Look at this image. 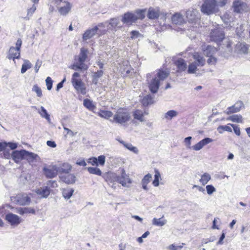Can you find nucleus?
Instances as JSON below:
<instances>
[{"label":"nucleus","mask_w":250,"mask_h":250,"mask_svg":"<svg viewBox=\"0 0 250 250\" xmlns=\"http://www.w3.org/2000/svg\"><path fill=\"white\" fill-rule=\"evenodd\" d=\"M103 23L99 24L98 26L94 27L93 28L87 30L83 35V39L84 41H86L92 37L96 34L101 35L104 33V31H102L99 29V27H102Z\"/></svg>","instance_id":"9b49d317"},{"label":"nucleus","mask_w":250,"mask_h":250,"mask_svg":"<svg viewBox=\"0 0 250 250\" xmlns=\"http://www.w3.org/2000/svg\"><path fill=\"white\" fill-rule=\"evenodd\" d=\"M201 49L206 56H213L217 52V49L215 47L205 44L202 45Z\"/></svg>","instance_id":"aec40b11"},{"label":"nucleus","mask_w":250,"mask_h":250,"mask_svg":"<svg viewBox=\"0 0 250 250\" xmlns=\"http://www.w3.org/2000/svg\"><path fill=\"white\" fill-rule=\"evenodd\" d=\"M63 182L67 184H73L76 181V176L73 174L67 173L60 177Z\"/></svg>","instance_id":"b1692460"},{"label":"nucleus","mask_w":250,"mask_h":250,"mask_svg":"<svg viewBox=\"0 0 250 250\" xmlns=\"http://www.w3.org/2000/svg\"><path fill=\"white\" fill-rule=\"evenodd\" d=\"M146 9H137L135 11L134 14H136L137 21L138 20H143L145 18V12Z\"/></svg>","instance_id":"49530a36"},{"label":"nucleus","mask_w":250,"mask_h":250,"mask_svg":"<svg viewBox=\"0 0 250 250\" xmlns=\"http://www.w3.org/2000/svg\"><path fill=\"white\" fill-rule=\"evenodd\" d=\"M244 31V28L243 25L241 24L239 26H237L236 28L235 32L236 34L240 37H241L243 35Z\"/></svg>","instance_id":"6e6d98bb"},{"label":"nucleus","mask_w":250,"mask_h":250,"mask_svg":"<svg viewBox=\"0 0 250 250\" xmlns=\"http://www.w3.org/2000/svg\"><path fill=\"white\" fill-rule=\"evenodd\" d=\"M192 137H188L184 139V143L187 149H192L195 151H199L203 148L206 145L213 142V140L210 138H205L194 146H191V140Z\"/></svg>","instance_id":"423d86ee"},{"label":"nucleus","mask_w":250,"mask_h":250,"mask_svg":"<svg viewBox=\"0 0 250 250\" xmlns=\"http://www.w3.org/2000/svg\"><path fill=\"white\" fill-rule=\"evenodd\" d=\"M207 192L208 195H211L216 191V188L212 185H208L206 187Z\"/></svg>","instance_id":"4d7b16f0"},{"label":"nucleus","mask_w":250,"mask_h":250,"mask_svg":"<svg viewBox=\"0 0 250 250\" xmlns=\"http://www.w3.org/2000/svg\"><path fill=\"white\" fill-rule=\"evenodd\" d=\"M209 37L211 41L220 44L226 51H232V42L229 38L225 37L223 29L219 25H216L210 29Z\"/></svg>","instance_id":"f257e3e1"},{"label":"nucleus","mask_w":250,"mask_h":250,"mask_svg":"<svg viewBox=\"0 0 250 250\" xmlns=\"http://www.w3.org/2000/svg\"><path fill=\"white\" fill-rule=\"evenodd\" d=\"M161 178V175L158 169H155L154 179L152 184L154 187H158L159 185V179Z\"/></svg>","instance_id":"8fccbe9b"},{"label":"nucleus","mask_w":250,"mask_h":250,"mask_svg":"<svg viewBox=\"0 0 250 250\" xmlns=\"http://www.w3.org/2000/svg\"><path fill=\"white\" fill-rule=\"evenodd\" d=\"M148 114L147 111L140 109H136L132 112L134 120L139 121L140 122H143L146 121L144 116Z\"/></svg>","instance_id":"6ab92c4d"},{"label":"nucleus","mask_w":250,"mask_h":250,"mask_svg":"<svg viewBox=\"0 0 250 250\" xmlns=\"http://www.w3.org/2000/svg\"><path fill=\"white\" fill-rule=\"evenodd\" d=\"M234 11L237 13H242L247 11L248 9L247 5L241 0L234 1L233 4Z\"/></svg>","instance_id":"a211bd4d"},{"label":"nucleus","mask_w":250,"mask_h":250,"mask_svg":"<svg viewBox=\"0 0 250 250\" xmlns=\"http://www.w3.org/2000/svg\"><path fill=\"white\" fill-rule=\"evenodd\" d=\"M11 200L21 206L28 205L30 203V198L26 193H19L11 197Z\"/></svg>","instance_id":"1a4fd4ad"},{"label":"nucleus","mask_w":250,"mask_h":250,"mask_svg":"<svg viewBox=\"0 0 250 250\" xmlns=\"http://www.w3.org/2000/svg\"><path fill=\"white\" fill-rule=\"evenodd\" d=\"M60 3H62V4L58 8L59 12L61 15L65 16L71 11L72 4L68 1L62 0Z\"/></svg>","instance_id":"f3484780"},{"label":"nucleus","mask_w":250,"mask_h":250,"mask_svg":"<svg viewBox=\"0 0 250 250\" xmlns=\"http://www.w3.org/2000/svg\"><path fill=\"white\" fill-rule=\"evenodd\" d=\"M38 112L42 118L45 119L49 123H51L50 115L44 107L42 106L40 109H38Z\"/></svg>","instance_id":"c9c22d12"},{"label":"nucleus","mask_w":250,"mask_h":250,"mask_svg":"<svg viewBox=\"0 0 250 250\" xmlns=\"http://www.w3.org/2000/svg\"><path fill=\"white\" fill-rule=\"evenodd\" d=\"M37 9L36 4H33L32 7L27 10V14L25 19L26 20H29L30 18L32 16L33 13L35 12Z\"/></svg>","instance_id":"603ef678"},{"label":"nucleus","mask_w":250,"mask_h":250,"mask_svg":"<svg viewBox=\"0 0 250 250\" xmlns=\"http://www.w3.org/2000/svg\"><path fill=\"white\" fill-rule=\"evenodd\" d=\"M119 71L124 76H128L131 71L128 61H124L122 64H120Z\"/></svg>","instance_id":"a878e982"},{"label":"nucleus","mask_w":250,"mask_h":250,"mask_svg":"<svg viewBox=\"0 0 250 250\" xmlns=\"http://www.w3.org/2000/svg\"><path fill=\"white\" fill-rule=\"evenodd\" d=\"M26 150L22 149L12 152L11 156L13 160L16 163H19L21 160L25 159Z\"/></svg>","instance_id":"dca6fc26"},{"label":"nucleus","mask_w":250,"mask_h":250,"mask_svg":"<svg viewBox=\"0 0 250 250\" xmlns=\"http://www.w3.org/2000/svg\"><path fill=\"white\" fill-rule=\"evenodd\" d=\"M22 44V41L21 39H19L16 43L15 47H11L9 49L7 58L12 59L13 61L15 59H19L20 57V49Z\"/></svg>","instance_id":"6e6552de"},{"label":"nucleus","mask_w":250,"mask_h":250,"mask_svg":"<svg viewBox=\"0 0 250 250\" xmlns=\"http://www.w3.org/2000/svg\"><path fill=\"white\" fill-rule=\"evenodd\" d=\"M120 21L117 18H113L111 19L109 21V25L110 26L109 27L110 29L113 30H116L117 28L120 27Z\"/></svg>","instance_id":"79ce46f5"},{"label":"nucleus","mask_w":250,"mask_h":250,"mask_svg":"<svg viewBox=\"0 0 250 250\" xmlns=\"http://www.w3.org/2000/svg\"><path fill=\"white\" fill-rule=\"evenodd\" d=\"M137 21L136 14L132 12H128L124 14L122 17V21L127 25H132Z\"/></svg>","instance_id":"2eb2a0df"},{"label":"nucleus","mask_w":250,"mask_h":250,"mask_svg":"<svg viewBox=\"0 0 250 250\" xmlns=\"http://www.w3.org/2000/svg\"><path fill=\"white\" fill-rule=\"evenodd\" d=\"M226 3L227 0H204L201 11L207 15L213 14L219 11V7H223Z\"/></svg>","instance_id":"7ed1b4c3"},{"label":"nucleus","mask_w":250,"mask_h":250,"mask_svg":"<svg viewBox=\"0 0 250 250\" xmlns=\"http://www.w3.org/2000/svg\"><path fill=\"white\" fill-rule=\"evenodd\" d=\"M142 103L145 106L152 104L154 103L153 98L150 95H147L142 99Z\"/></svg>","instance_id":"ea45409f"},{"label":"nucleus","mask_w":250,"mask_h":250,"mask_svg":"<svg viewBox=\"0 0 250 250\" xmlns=\"http://www.w3.org/2000/svg\"><path fill=\"white\" fill-rule=\"evenodd\" d=\"M198 11L195 9H189L186 12V17L189 23H196L199 21Z\"/></svg>","instance_id":"ddd939ff"},{"label":"nucleus","mask_w":250,"mask_h":250,"mask_svg":"<svg viewBox=\"0 0 250 250\" xmlns=\"http://www.w3.org/2000/svg\"><path fill=\"white\" fill-rule=\"evenodd\" d=\"M243 105L244 104L242 101H237L233 105L227 108L226 113L227 114H230L238 112L240 111Z\"/></svg>","instance_id":"412c9836"},{"label":"nucleus","mask_w":250,"mask_h":250,"mask_svg":"<svg viewBox=\"0 0 250 250\" xmlns=\"http://www.w3.org/2000/svg\"><path fill=\"white\" fill-rule=\"evenodd\" d=\"M211 177L210 174L208 172H205L201 175L199 182L203 185H206L210 180Z\"/></svg>","instance_id":"f704fd0d"},{"label":"nucleus","mask_w":250,"mask_h":250,"mask_svg":"<svg viewBox=\"0 0 250 250\" xmlns=\"http://www.w3.org/2000/svg\"><path fill=\"white\" fill-rule=\"evenodd\" d=\"M32 91L36 92L37 93V96L39 97H41L42 95V91L41 88L36 84L34 85L33 86Z\"/></svg>","instance_id":"13d9d810"},{"label":"nucleus","mask_w":250,"mask_h":250,"mask_svg":"<svg viewBox=\"0 0 250 250\" xmlns=\"http://www.w3.org/2000/svg\"><path fill=\"white\" fill-rule=\"evenodd\" d=\"M178 113L174 110H170L167 112L164 116L166 119L171 120L173 118L177 116Z\"/></svg>","instance_id":"c03bdc74"},{"label":"nucleus","mask_w":250,"mask_h":250,"mask_svg":"<svg viewBox=\"0 0 250 250\" xmlns=\"http://www.w3.org/2000/svg\"><path fill=\"white\" fill-rule=\"evenodd\" d=\"M98 116L100 117L109 120V118L113 116V113L108 110H100L97 113Z\"/></svg>","instance_id":"4c0bfd02"},{"label":"nucleus","mask_w":250,"mask_h":250,"mask_svg":"<svg viewBox=\"0 0 250 250\" xmlns=\"http://www.w3.org/2000/svg\"><path fill=\"white\" fill-rule=\"evenodd\" d=\"M5 220L12 226H17L21 222L19 216L12 213H7L5 215Z\"/></svg>","instance_id":"4468645a"},{"label":"nucleus","mask_w":250,"mask_h":250,"mask_svg":"<svg viewBox=\"0 0 250 250\" xmlns=\"http://www.w3.org/2000/svg\"><path fill=\"white\" fill-rule=\"evenodd\" d=\"M42 64V61L39 60H38L36 62V63L35 65V71L36 73H38L39 70V68L41 66Z\"/></svg>","instance_id":"338daca9"},{"label":"nucleus","mask_w":250,"mask_h":250,"mask_svg":"<svg viewBox=\"0 0 250 250\" xmlns=\"http://www.w3.org/2000/svg\"><path fill=\"white\" fill-rule=\"evenodd\" d=\"M114 180L121 184L122 186L126 188L129 187L130 185L132 183V180L129 178V176L125 173L124 169L122 170L120 176L116 175L114 177Z\"/></svg>","instance_id":"f8f14e48"},{"label":"nucleus","mask_w":250,"mask_h":250,"mask_svg":"<svg viewBox=\"0 0 250 250\" xmlns=\"http://www.w3.org/2000/svg\"><path fill=\"white\" fill-rule=\"evenodd\" d=\"M88 162L91 164L92 165H96L98 166L97 159L96 157H92L88 160Z\"/></svg>","instance_id":"774afa93"},{"label":"nucleus","mask_w":250,"mask_h":250,"mask_svg":"<svg viewBox=\"0 0 250 250\" xmlns=\"http://www.w3.org/2000/svg\"><path fill=\"white\" fill-rule=\"evenodd\" d=\"M23 210H24V214H28V213H32V214L35 213V209L32 208L24 207Z\"/></svg>","instance_id":"0e129e2a"},{"label":"nucleus","mask_w":250,"mask_h":250,"mask_svg":"<svg viewBox=\"0 0 250 250\" xmlns=\"http://www.w3.org/2000/svg\"><path fill=\"white\" fill-rule=\"evenodd\" d=\"M88 171L92 174H95L98 176H101L102 175L101 170L98 167H89L87 168Z\"/></svg>","instance_id":"3c124183"},{"label":"nucleus","mask_w":250,"mask_h":250,"mask_svg":"<svg viewBox=\"0 0 250 250\" xmlns=\"http://www.w3.org/2000/svg\"><path fill=\"white\" fill-rule=\"evenodd\" d=\"M209 58L207 60V62L210 65H214L217 62V59L213 56H208Z\"/></svg>","instance_id":"e2e57ef3"},{"label":"nucleus","mask_w":250,"mask_h":250,"mask_svg":"<svg viewBox=\"0 0 250 250\" xmlns=\"http://www.w3.org/2000/svg\"><path fill=\"white\" fill-rule=\"evenodd\" d=\"M175 64L177 66L179 71H184L187 68L186 62L183 59H178L175 61Z\"/></svg>","instance_id":"2f4dec72"},{"label":"nucleus","mask_w":250,"mask_h":250,"mask_svg":"<svg viewBox=\"0 0 250 250\" xmlns=\"http://www.w3.org/2000/svg\"><path fill=\"white\" fill-rule=\"evenodd\" d=\"M119 142L122 144L126 149L129 150L133 152L135 154H138L139 150L138 148L132 146V145L130 143H127L123 141L119 140Z\"/></svg>","instance_id":"e433bc0d"},{"label":"nucleus","mask_w":250,"mask_h":250,"mask_svg":"<svg viewBox=\"0 0 250 250\" xmlns=\"http://www.w3.org/2000/svg\"><path fill=\"white\" fill-rule=\"evenodd\" d=\"M35 192L41 198H47L50 193V189L46 187L40 188L35 190Z\"/></svg>","instance_id":"bb28decb"},{"label":"nucleus","mask_w":250,"mask_h":250,"mask_svg":"<svg viewBox=\"0 0 250 250\" xmlns=\"http://www.w3.org/2000/svg\"><path fill=\"white\" fill-rule=\"evenodd\" d=\"M221 18L224 23L229 24V26L232 27L234 25L232 23L233 18L230 13L226 12Z\"/></svg>","instance_id":"c85d7f7f"},{"label":"nucleus","mask_w":250,"mask_h":250,"mask_svg":"<svg viewBox=\"0 0 250 250\" xmlns=\"http://www.w3.org/2000/svg\"><path fill=\"white\" fill-rule=\"evenodd\" d=\"M88 50L84 48H82L80 54L78 56V59H76V62L72 66V69L77 70H86L88 68V66L84 63L87 57Z\"/></svg>","instance_id":"39448f33"},{"label":"nucleus","mask_w":250,"mask_h":250,"mask_svg":"<svg viewBox=\"0 0 250 250\" xmlns=\"http://www.w3.org/2000/svg\"><path fill=\"white\" fill-rule=\"evenodd\" d=\"M80 75L78 72H75L72 76L71 83L74 88L81 94H84L86 93V88L84 83L80 78Z\"/></svg>","instance_id":"0eeeda50"},{"label":"nucleus","mask_w":250,"mask_h":250,"mask_svg":"<svg viewBox=\"0 0 250 250\" xmlns=\"http://www.w3.org/2000/svg\"><path fill=\"white\" fill-rule=\"evenodd\" d=\"M152 179V175L148 173L146 175L141 181L143 188L145 190H148L147 184L150 182Z\"/></svg>","instance_id":"72a5a7b5"},{"label":"nucleus","mask_w":250,"mask_h":250,"mask_svg":"<svg viewBox=\"0 0 250 250\" xmlns=\"http://www.w3.org/2000/svg\"><path fill=\"white\" fill-rule=\"evenodd\" d=\"M171 20L175 24L182 25L185 23L183 16L179 13H176L174 14L171 18Z\"/></svg>","instance_id":"cd10ccee"},{"label":"nucleus","mask_w":250,"mask_h":250,"mask_svg":"<svg viewBox=\"0 0 250 250\" xmlns=\"http://www.w3.org/2000/svg\"><path fill=\"white\" fill-rule=\"evenodd\" d=\"M72 169V166L68 163H63L58 167V173L67 174Z\"/></svg>","instance_id":"7c9ffc66"},{"label":"nucleus","mask_w":250,"mask_h":250,"mask_svg":"<svg viewBox=\"0 0 250 250\" xmlns=\"http://www.w3.org/2000/svg\"><path fill=\"white\" fill-rule=\"evenodd\" d=\"M142 37V34L137 31H132L130 32V39L135 40Z\"/></svg>","instance_id":"5fc2aeb1"},{"label":"nucleus","mask_w":250,"mask_h":250,"mask_svg":"<svg viewBox=\"0 0 250 250\" xmlns=\"http://www.w3.org/2000/svg\"><path fill=\"white\" fill-rule=\"evenodd\" d=\"M48 189L50 188H56L58 187V184L55 180H49L46 182V186H45Z\"/></svg>","instance_id":"864d4df0"},{"label":"nucleus","mask_w":250,"mask_h":250,"mask_svg":"<svg viewBox=\"0 0 250 250\" xmlns=\"http://www.w3.org/2000/svg\"><path fill=\"white\" fill-rule=\"evenodd\" d=\"M228 120L237 123H242L243 122V118L240 115H233L230 116L228 118Z\"/></svg>","instance_id":"09e8293b"},{"label":"nucleus","mask_w":250,"mask_h":250,"mask_svg":"<svg viewBox=\"0 0 250 250\" xmlns=\"http://www.w3.org/2000/svg\"><path fill=\"white\" fill-rule=\"evenodd\" d=\"M230 125L231 124H228L225 125H220L217 128V131L220 134L223 133L224 131L232 132Z\"/></svg>","instance_id":"a18cd8bd"},{"label":"nucleus","mask_w":250,"mask_h":250,"mask_svg":"<svg viewBox=\"0 0 250 250\" xmlns=\"http://www.w3.org/2000/svg\"><path fill=\"white\" fill-rule=\"evenodd\" d=\"M25 159L29 163L32 164L38 161L39 159V157L37 154L26 151Z\"/></svg>","instance_id":"c756f323"},{"label":"nucleus","mask_w":250,"mask_h":250,"mask_svg":"<svg viewBox=\"0 0 250 250\" xmlns=\"http://www.w3.org/2000/svg\"><path fill=\"white\" fill-rule=\"evenodd\" d=\"M83 105L88 110L93 111L96 108L93 102L89 99H85L83 100Z\"/></svg>","instance_id":"37998d69"},{"label":"nucleus","mask_w":250,"mask_h":250,"mask_svg":"<svg viewBox=\"0 0 250 250\" xmlns=\"http://www.w3.org/2000/svg\"><path fill=\"white\" fill-rule=\"evenodd\" d=\"M167 223V220L161 217L160 218H154L152 221V224L157 227H162Z\"/></svg>","instance_id":"58836bf2"},{"label":"nucleus","mask_w":250,"mask_h":250,"mask_svg":"<svg viewBox=\"0 0 250 250\" xmlns=\"http://www.w3.org/2000/svg\"><path fill=\"white\" fill-rule=\"evenodd\" d=\"M169 75L168 71H164L159 70L154 77H153L150 80L149 79L151 76V74H147L146 75L148 86L150 91L153 93H155L158 91L161 82L166 79Z\"/></svg>","instance_id":"f03ea898"},{"label":"nucleus","mask_w":250,"mask_h":250,"mask_svg":"<svg viewBox=\"0 0 250 250\" xmlns=\"http://www.w3.org/2000/svg\"><path fill=\"white\" fill-rule=\"evenodd\" d=\"M32 64L28 60H24V62L22 65L21 69V73H24L28 69L32 67Z\"/></svg>","instance_id":"de8ad7c7"},{"label":"nucleus","mask_w":250,"mask_h":250,"mask_svg":"<svg viewBox=\"0 0 250 250\" xmlns=\"http://www.w3.org/2000/svg\"><path fill=\"white\" fill-rule=\"evenodd\" d=\"M97 162H98V166L100 165L101 166H104L105 162V157L104 155H100L98 157Z\"/></svg>","instance_id":"bf43d9fd"},{"label":"nucleus","mask_w":250,"mask_h":250,"mask_svg":"<svg viewBox=\"0 0 250 250\" xmlns=\"http://www.w3.org/2000/svg\"><path fill=\"white\" fill-rule=\"evenodd\" d=\"M198 67L199 66L196 64L195 63L192 62L189 63L188 66V73L189 74H199V73H197V71L198 70Z\"/></svg>","instance_id":"a19ab883"},{"label":"nucleus","mask_w":250,"mask_h":250,"mask_svg":"<svg viewBox=\"0 0 250 250\" xmlns=\"http://www.w3.org/2000/svg\"><path fill=\"white\" fill-rule=\"evenodd\" d=\"M184 245V243H182L181 246H176L174 244H173L169 245L167 247V249L168 250H180L183 248Z\"/></svg>","instance_id":"680f3d73"},{"label":"nucleus","mask_w":250,"mask_h":250,"mask_svg":"<svg viewBox=\"0 0 250 250\" xmlns=\"http://www.w3.org/2000/svg\"><path fill=\"white\" fill-rule=\"evenodd\" d=\"M58 167L56 165L51 164L45 166L42 169L43 174L47 178H53L57 176L58 173Z\"/></svg>","instance_id":"9d476101"},{"label":"nucleus","mask_w":250,"mask_h":250,"mask_svg":"<svg viewBox=\"0 0 250 250\" xmlns=\"http://www.w3.org/2000/svg\"><path fill=\"white\" fill-rule=\"evenodd\" d=\"M160 16V10L158 7H150L148 10L147 17L150 20H155L159 18Z\"/></svg>","instance_id":"393cba45"},{"label":"nucleus","mask_w":250,"mask_h":250,"mask_svg":"<svg viewBox=\"0 0 250 250\" xmlns=\"http://www.w3.org/2000/svg\"><path fill=\"white\" fill-rule=\"evenodd\" d=\"M192 57L195 60L193 62L195 63L198 66H203L205 64L206 60L201 54L195 52L192 53Z\"/></svg>","instance_id":"5701e85b"},{"label":"nucleus","mask_w":250,"mask_h":250,"mask_svg":"<svg viewBox=\"0 0 250 250\" xmlns=\"http://www.w3.org/2000/svg\"><path fill=\"white\" fill-rule=\"evenodd\" d=\"M74 190L72 188H67L62 189V197L66 200L69 199L73 194Z\"/></svg>","instance_id":"473e14b6"},{"label":"nucleus","mask_w":250,"mask_h":250,"mask_svg":"<svg viewBox=\"0 0 250 250\" xmlns=\"http://www.w3.org/2000/svg\"><path fill=\"white\" fill-rule=\"evenodd\" d=\"M130 119L131 116L129 112L123 109H119L113 116V119L109 120V121L111 123L126 127L128 125V123L130 121Z\"/></svg>","instance_id":"20e7f679"},{"label":"nucleus","mask_w":250,"mask_h":250,"mask_svg":"<svg viewBox=\"0 0 250 250\" xmlns=\"http://www.w3.org/2000/svg\"><path fill=\"white\" fill-rule=\"evenodd\" d=\"M249 46L244 42H238L235 47L234 51L238 54H247Z\"/></svg>","instance_id":"4be33fe9"},{"label":"nucleus","mask_w":250,"mask_h":250,"mask_svg":"<svg viewBox=\"0 0 250 250\" xmlns=\"http://www.w3.org/2000/svg\"><path fill=\"white\" fill-rule=\"evenodd\" d=\"M231 126L233 127L234 133L237 135L240 136L241 134V131L240 127L235 125H230Z\"/></svg>","instance_id":"69168bd1"},{"label":"nucleus","mask_w":250,"mask_h":250,"mask_svg":"<svg viewBox=\"0 0 250 250\" xmlns=\"http://www.w3.org/2000/svg\"><path fill=\"white\" fill-rule=\"evenodd\" d=\"M47 89L50 90L52 88L53 81L50 77H47L45 80Z\"/></svg>","instance_id":"052dcab7"}]
</instances>
